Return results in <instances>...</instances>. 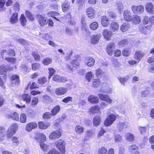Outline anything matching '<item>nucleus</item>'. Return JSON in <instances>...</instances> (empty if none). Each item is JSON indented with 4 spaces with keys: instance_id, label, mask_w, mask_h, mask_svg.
<instances>
[{
    "instance_id": "obj_23",
    "label": "nucleus",
    "mask_w": 154,
    "mask_h": 154,
    "mask_svg": "<svg viewBox=\"0 0 154 154\" xmlns=\"http://www.w3.org/2000/svg\"><path fill=\"white\" fill-rule=\"evenodd\" d=\"M100 35H92L91 39V42L93 44H97L100 39Z\"/></svg>"
},
{
    "instance_id": "obj_64",
    "label": "nucleus",
    "mask_w": 154,
    "mask_h": 154,
    "mask_svg": "<svg viewBox=\"0 0 154 154\" xmlns=\"http://www.w3.org/2000/svg\"><path fill=\"white\" fill-rule=\"evenodd\" d=\"M115 140L116 142L117 143L121 141L122 140V138L120 135L117 134L115 136Z\"/></svg>"
},
{
    "instance_id": "obj_34",
    "label": "nucleus",
    "mask_w": 154,
    "mask_h": 154,
    "mask_svg": "<svg viewBox=\"0 0 154 154\" xmlns=\"http://www.w3.org/2000/svg\"><path fill=\"white\" fill-rule=\"evenodd\" d=\"M128 125V123L127 122H120L118 125V127L119 131H121L124 127H127Z\"/></svg>"
},
{
    "instance_id": "obj_15",
    "label": "nucleus",
    "mask_w": 154,
    "mask_h": 154,
    "mask_svg": "<svg viewBox=\"0 0 154 154\" xmlns=\"http://www.w3.org/2000/svg\"><path fill=\"white\" fill-rule=\"evenodd\" d=\"M85 62L86 65L89 67L93 66L95 63L94 59L91 57H86L85 59Z\"/></svg>"
},
{
    "instance_id": "obj_3",
    "label": "nucleus",
    "mask_w": 154,
    "mask_h": 154,
    "mask_svg": "<svg viewBox=\"0 0 154 154\" xmlns=\"http://www.w3.org/2000/svg\"><path fill=\"white\" fill-rule=\"evenodd\" d=\"M116 116L113 114L111 115L106 119L104 123L106 126H109L111 125L115 120Z\"/></svg>"
},
{
    "instance_id": "obj_49",
    "label": "nucleus",
    "mask_w": 154,
    "mask_h": 154,
    "mask_svg": "<svg viewBox=\"0 0 154 154\" xmlns=\"http://www.w3.org/2000/svg\"><path fill=\"white\" fill-rule=\"evenodd\" d=\"M38 102V99L37 97H36L33 98L31 103V105L32 106H35Z\"/></svg>"
},
{
    "instance_id": "obj_31",
    "label": "nucleus",
    "mask_w": 154,
    "mask_h": 154,
    "mask_svg": "<svg viewBox=\"0 0 154 154\" xmlns=\"http://www.w3.org/2000/svg\"><path fill=\"white\" fill-rule=\"evenodd\" d=\"M110 27L112 31H115L119 29V26L117 23L112 22L110 25Z\"/></svg>"
},
{
    "instance_id": "obj_36",
    "label": "nucleus",
    "mask_w": 154,
    "mask_h": 154,
    "mask_svg": "<svg viewBox=\"0 0 154 154\" xmlns=\"http://www.w3.org/2000/svg\"><path fill=\"white\" fill-rule=\"evenodd\" d=\"M125 137L126 140L129 141H132L134 139V136L131 133H127L126 134Z\"/></svg>"
},
{
    "instance_id": "obj_55",
    "label": "nucleus",
    "mask_w": 154,
    "mask_h": 154,
    "mask_svg": "<svg viewBox=\"0 0 154 154\" xmlns=\"http://www.w3.org/2000/svg\"><path fill=\"white\" fill-rule=\"evenodd\" d=\"M47 82L46 78L45 77L41 78L38 79V82L39 84H43Z\"/></svg>"
},
{
    "instance_id": "obj_29",
    "label": "nucleus",
    "mask_w": 154,
    "mask_h": 154,
    "mask_svg": "<svg viewBox=\"0 0 154 154\" xmlns=\"http://www.w3.org/2000/svg\"><path fill=\"white\" fill-rule=\"evenodd\" d=\"M130 21H131L134 24H137L140 23V19L139 16L137 15H135L132 16L131 19Z\"/></svg>"
},
{
    "instance_id": "obj_30",
    "label": "nucleus",
    "mask_w": 154,
    "mask_h": 154,
    "mask_svg": "<svg viewBox=\"0 0 154 154\" xmlns=\"http://www.w3.org/2000/svg\"><path fill=\"white\" fill-rule=\"evenodd\" d=\"M6 133V130L3 127H0V141H2L4 139Z\"/></svg>"
},
{
    "instance_id": "obj_18",
    "label": "nucleus",
    "mask_w": 154,
    "mask_h": 154,
    "mask_svg": "<svg viewBox=\"0 0 154 154\" xmlns=\"http://www.w3.org/2000/svg\"><path fill=\"white\" fill-rule=\"evenodd\" d=\"M131 15V13L129 10H125L123 13V17L125 20L130 21L132 17Z\"/></svg>"
},
{
    "instance_id": "obj_21",
    "label": "nucleus",
    "mask_w": 154,
    "mask_h": 154,
    "mask_svg": "<svg viewBox=\"0 0 154 154\" xmlns=\"http://www.w3.org/2000/svg\"><path fill=\"white\" fill-rule=\"evenodd\" d=\"M11 69L8 66H2L0 67V74L5 75L8 70H11Z\"/></svg>"
},
{
    "instance_id": "obj_20",
    "label": "nucleus",
    "mask_w": 154,
    "mask_h": 154,
    "mask_svg": "<svg viewBox=\"0 0 154 154\" xmlns=\"http://www.w3.org/2000/svg\"><path fill=\"white\" fill-rule=\"evenodd\" d=\"M88 100L90 103L94 104H97L99 102V99L98 97L93 95L89 96Z\"/></svg>"
},
{
    "instance_id": "obj_43",
    "label": "nucleus",
    "mask_w": 154,
    "mask_h": 154,
    "mask_svg": "<svg viewBox=\"0 0 154 154\" xmlns=\"http://www.w3.org/2000/svg\"><path fill=\"white\" fill-rule=\"evenodd\" d=\"M94 75L93 73L90 71L87 72L85 75V78L89 82H90L92 77H93Z\"/></svg>"
},
{
    "instance_id": "obj_63",
    "label": "nucleus",
    "mask_w": 154,
    "mask_h": 154,
    "mask_svg": "<svg viewBox=\"0 0 154 154\" xmlns=\"http://www.w3.org/2000/svg\"><path fill=\"white\" fill-rule=\"evenodd\" d=\"M128 43V42L126 39L122 40L119 42V45L121 47L124 46L127 44Z\"/></svg>"
},
{
    "instance_id": "obj_13",
    "label": "nucleus",
    "mask_w": 154,
    "mask_h": 154,
    "mask_svg": "<svg viewBox=\"0 0 154 154\" xmlns=\"http://www.w3.org/2000/svg\"><path fill=\"white\" fill-rule=\"evenodd\" d=\"M19 77L17 75H13L11 78V86H14L18 85L19 83Z\"/></svg>"
},
{
    "instance_id": "obj_27",
    "label": "nucleus",
    "mask_w": 154,
    "mask_h": 154,
    "mask_svg": "<svg viewBox=\"0 0 154 154\" xmlns=\"http://www.w3.org/2000/svg\"><path fill=\"white\" fill-rule=\"evenodd\" d=\"M101 23L102 25L105 27H108L109 26V20L105 16L102 17Z\"/></svg>"
},
{
    "instance_id": "obj_19",
    "label": "nucleus",
    "mask_w": 154,
    "mask_h": 154,
    "mask_svg": "<svg viewBox=\"0 0 154 154\" xmlns=\"http://www.w3.org/2000/svg\"><path fill=\"white\" fill-rule=\"evenodd\" d=\"M102 121L101 117L100 116H95L93 119V124L95 126H98Z\"/></svg>"
},
{
    "instance_id": "obj_33",
    "label": "nucleus",
    "mask_w": 154,
    "mask_h": 154,
    "mask_svg": "<svg viewBox=\"0 0 154 154\" xmlns=\"http://www.w3.org/2000/svg\"><path fill=\"white\" fill-rule=\"evenodd\" d=\"M84 128L83 127L79 125H77L75 128V130L78 134H80L84 132Z\"/></svg>"
},
{
    "instance_id": "obj_38",
    "label": "nucleus",
    "mask_w": 154,
    "mask_h": 154,
    "mask_svg": "<svg viewBox=\"0 0 154 154\" xmlns=\"http://www.w3.org/2000/svg\"><path fill=\"white\" fill-rule=\"evenodd\" d=\"M42 101L45 103H48L51 101V98L47 95H43L42 96Z\"/></svg>"
},
{
    "instance_id": "obj_1",
    "label": "nucleus",
    "mask_w": 154,
    "mask_h": 154,
    "mask_svg": "<svg viewBox=\"0 0 154 154\" xmlns=\"http://www.w3.org/2000/svg\"><path fill=\"white\" fill-rule=\"evenodd\" d=\"M18 128V125L16 124H12L8 128L7 132V136L8 138H11L16 133Z\"/></svg>"
},
{
    "instance_id": "obj_8",
    "label": "nucleus",
    "mask_w": 154,
    "mask_h": 154,
    "mask_svg": "<svg viewBox=\"0 0 154 154\" xmlns=\"http://www.w3.org/2000/svg\"><path fill=\"white\" fill-rule=\"evenodd\" d=\"M37 16L38 18V21L41 26H43L48 23V20L46 17H44L39 14Z\"/></svg>"
},
{
    "instance_id": "obj_35",
    "label": "nucleus",
    "mask_w": 154,
    "mask_h": 154,
    "mask_svg": "<svg viewBox=\"0 0 154 154\" xmlns=\"http://www.w3.org/2000/svg\"><path fill=\"white\" fill-rule=\"evenodd\" d=\"M98 154H107V149L104 147L102 146L98 149Z\"/></svg>"
},
{
    "instance_id": "obj_11",
    "label": "nucleus",
    "mask_w": 154,
    "mask_h": 154,
    "mask_svg": "<svg viewBox=\"0 0 154 154\" xmlns=\"http://www.w3.org/2000/svg\"><path fill=\"white\" fill-rule=\"evenodd\" d=\"M52 79L54 81L60 82H64L67 81V78L66 77L60 76L57 75H54Z\"/></svg>"
},
{
    "instance_id": "obj_61",
    "label": "nucleus",
    "mask_w": 154,
    "mask_h": 154,
    "mask_svg": "<svg viewBox=\"0 0 154 154\" xmlns=\"http://www.w3.org/2000/svg\"><path fill=\"white\" fill-rule=\"evenodd\" d=\"M51 114L49 112H46L44 114L43 116V118L44 119H47L50 118L51 116Z\"/></svg>"
},
{
    "instance_id": "obj_39",
    "label": "nucleus",
    "mask_w": 154,
    "mask_h": 154,
    "mask_svg": "<svg viewBox=\"0 0 154 154\" xmlns=\"http://www.w3.org/2000/svg\"><path fill=\"white\" fill-rule=\"evenodd\" d=\"M10 117L12 118L13 120L16 121L19 120V115L16 112H14L11 113L9 116Z\"/></svg>"
},
{
    "instance_id": "obj_26",
    "label": "nucleus",
    "mask_w": 154,
    "mask_h": 154,
    "mask_svg": "<svg viewBox=\"0 0 154 154\" xmlns=\"http://www.w3.org/2000/svg\"><path fill=\"white\" fill-rule=\"evenodd\" d=\"M89 112L92 114L99 113L100 112V108L97 106H94L89 109Z\"/></svg>"
},
{
    "instance_id": "obj_9",
    "label": "nucleus",
    "mask_w": 154,
    "mask_h": 154,
    "mask_svg": "<svg viewBox=\"0 0 154 154\" xmlns=\"http://www.w3.org/2000/svg\"><path fill=\"white\" fill-rule=\"evenodd\" d=\"M57 142V147L62 153L64 154L65 152V142L61 140H58Z\"/></svg>"
},
{
    "instance_id": "obj_44",
    "label": "nucleus",
    "mask_w": 154,
    "mask_h": 154,
    "mask_svg": "<svg viewBox=\"0 0 154 154\" xmlns=\"http://www.w3.org/2000/svg\"><path fill=\"white\" fill-rule=\"evenodd\" d=\"M36 137L41 140L42 141H44L46 140V136L43 134L39 133L37 134Z\"/></svg>"
},
{
    "instance_id": "obj_25",
    "label": "nucleus",
    "mask_w": 154,
    "mask_h": 154,
    "mask_svg": "<svg viewBox=\"0 0 154 154\" xmlns=\"http://www.w3.org/2000/svg\"><path fill=\"white\" fill-rule=\"evenodd\" d=\"M130 27V25L128 23H124L121 26L120 29L122 31L124 32L128 30Z\"/></svg>"
},
{
    "instance_id": "obj_51",
    "label": "nucleus",
    "mask_w": 154,
    "mask_h": 154,
    "mask_svg": "<svg viewBox=\"0 0 154 154\" xmlns=\"http://www.w3.org/2000/svg\"><path fill=\"white\" fill-rule=\"evenodd\" d=\"M20 121L21 123H24L26 122V116L24 113H22L20 116Z\"/></svg>"
},
{
    "instance_id": "obj_5",
    "label": "nucleus",
    "mask_w": 154,
    "mask_h": 154,
    "mask_svg": "<svg viewBox=\"0 0 154 154\" xmlns=\"http://www.w3.org/2000/svg\"><path fill=\"white\" fill-rule=\"evenodd\" d=\"M62 130L59 129L52 133L49 136V138L50 139H54L59 138L61 136Z\"/></svg>"
},
{
    "instance_id": "obj_17",
    "label": "nucleus",
    "mask_w": 154,
    "mask_h": 154,
    "mask_svg": "<svg viewBox=\"0 0 154 154\" xmlns=\"http://www.w3.org/2000/svg\"><path fill=\"white\" fill-rule=\"evenodd\" d=\"M37 124L34 122H31L27 124L26 126V130L28 132L32 131V129L36 128Z\"/></svg>"
},
{
    "instance_id": "obj_42",
    "label": "nucleus",
    "mask_w": 154,
    "mask_h": 154,
    "mask_svg": "<svg viewBox=\"0 0 154 154\" xmlns=\"http://www.w3.org/2000/svg\"><path fill=\"white\" fill-rule=\"evenodd\" d=\"M19 20L21 24L23 26H24L26 24L27 21L25 17L24 16L23 14H22L21 15Z\"/></svg>"
},
{
    "instance_id": "obj_47",
    "label": "nucleus",
    "mask_w": 154,
    "mask_h": 154,
    "mask_svg": "<svg viewBox=\"0 0 154 154\" xmlns=\"http://www.w3.org/2000/svg\"><path fill=\"white\" fill-rule=\"evenodd\" d=\"M49 71L48 73L49 75H48V79H50L51 77L55 73V70L52 68H50L48 69Z\"/></svg>"
},
{
    "instance_id": "obj_57",
    "label": "nucleus",
    "mask_w": 154,
    "mask_h": 154,
    "mask_svg": "<svg viewBox=\"0 0 154 154\" xmlns=\"http://www.w3.org/2000/svg\"><path fill=\"white\" fill-rule=\"evenodd\" d=\"M40 146L41 149L44 151L47 149L48 147V146L43 142H40Z\"/></svg>"
},
{
    "instance_id": "obj_52",
    "label": "nucleus",
    "mask_w": 154,
    "mask_h": 154,
    "mask_svg": "<svg viewBox=\"0 0 154 154\" xmlns=\"http://www.w3.org/2000/svg\"><path fill=\"white\" fill-rule=\"evenodd\" d=\"M25 14L26 16L29 20L31 21H33L34 20L33 16L29 11H26Z\"/></svg>"
},
{
    "instance_id": "obj_22",
    "label": "nucleus",
    "mask_w": 154,
    "mask_h": 154,
    "mask_svg": "<svg viewBox=\"0 0 154 154\" xmlns=\"http://www.w3.org/2000/svg\"><path fill=\"white\" fill-rule=\"evenodd\" d=\"M10 20V22L13 24L17 22L18 21V13H15L13 14Z\"/></svg>"
},
{
    "instance_id": "obj_59",
    "label": "nucleus",
    "mask_w": 154,
    "mask_h": 154,
    "mask_svg": "<svg viewBox=\"0 0 154 154\" xmlns=\"http://www.w3.org/2000/svg\"><path fill=\"white\" fill-rule=\"evenodd\" d=\"M138 129L141 134H144L146 131V128L145 127L139 126Z\"/></svg>"
},
{
    "instance_id": "obj_24",
    "label": "nucleus",
    "mask_w": 154,
    "mask_h": 154,
    "mask_svg": "<svg viewBox=\"0 0 154 154\" xmlns=\"http://www.w3.org/2000/svg\"><path fill=\"white\" fill-rule=\"evenodd\" d=\"M144 54L140 51H137L134 55V58L137 60H140L144 56Z\"/></svg>"
},
{
    "instance_id": "obj_32",
    "label": "nucleus",
    "mask_w": 154,
    "mask_h": 154,
    "mask_svg": "<svg viewBox=\"0 0 154 154\" xmlns=\"http://www.w3.org/2000/svg\"><path fill=\"white\" fill-rule=\"evenodd\" d=\"M22 98L26 103H29L30 102L31 98L30 96L28 94H23L22 95Z\"/></svg>"
},
{
    "instance_id": "obj_6",
    "label": "nucleus",
    "mask_w": 154,
    "mask_h": 154,
    "mask_svg": "<svg viewBox=\"0 0 154 154\" xmlns=\"http://www.w3.org/2000/svg\"><path fill=\"white\" fill-rule=\"evenodd\" d=\"M98 96L100 100L104 101L109 104H111L112 103V100L110 98L109 95L100 93L98 94Z\"/></svg>"
},
{
    "instance_id": "obj_12",
    "label": "nucleus",
    "mask_w": 154,
    "mask_h": 154,
    "mask_svg": "<svg viewBox=\"0 0 154 154\" xmlns=\"http://www.w3.org/2000/svg\"><path fill=\"white\" fill-rule=\"evenodd\" d=\"M103 35L104 38L107 41H109L111 39V37L112 35L111 31H109L106 29H104L102 33Z\"/></svg>"
},
{
    "instance_id": "obj_7",
    "label": "nucleus",
    "mask_w": 154,
    "mask_h": 154,
    "mask_svg": "<svg viewBox=\"0 0 154 154\" xmlns=\"http://www.w3.org/2000/svg\"><path fill=\"white\" fill-rule=\"evenodd\" d=\"M79 63L77 60H73L69 64L67 63L66 65V68L67 69L71 72L74 71L73 67H75L76 66L79 65Z\"/></svg>"
},
{
    "instance_id": "obj_40",
    "label": "nucleus",
    "mask_w": 154,
    "mask_h": 154,
    "mask_svg": "<svg viewBox=\"0 0 154 154\" xmlns=\"http://www.w3.org/2000/svg\"><path fill=\"white\" fill-rule=\"evenodd\" d=\"M70 8L69 4L66 3H64L62 5V9L63 12H66Z\"/></svg>"
},
{
    "instance_id": "obj_48",
    "label": "nucleus",
    "mask_w": 154,
    "mask_h": 154,
    "mask_svg": "<svg viewBox=\"0 0 154 154\" xmlns=\"http://www.w3.org/2000/svg\"><path fill=\"white\" fill-rule=\"evenodd\" d=\"M52 62V59L49 58L44 59L42 61L43 63L45 65H48Z\"/></svg>"
},
{
    "instance_id": "obj_45",
    "label": "nucleus",
    "mask_w": 154,
    "mask_h": 154,
    "mask_svg": "<svg viewBox=\"0 0 154 154\" xmlns=\"http://www.w3.org/2000/svg\"><path fill=\"white\" fill-rule=\"evenodd\" d=\"M90 28L92 30H96L98 27V24L97 22H94L91 23L90 25Z\"/></svg>"
},
{
    "instance_id": "obj_2",
    "label": "nucleus",
    "mask_w": 154,
    "mask_h": 154,
    "mask_svg": "<svg viewBox=\"0 0 154 154\" xmlns=\"http://www.w3.org/2000/svg\"><path fill=\"white\" fill-rule=\"evenodd\" d=\"M131 10L134 14H139L144 11V8L142 5H133L131 6Z\"/></svg>"
},
{
    "instance_id": "obj_46",
    "label": "nucleus",
    "mask_w": 154,
    "mask_h": 154,
    "mask_svg": "<svg viewBox=\"0 0 154 154\" xmlns=\"http://www.w3.org/2000/svg\"><path fill=\"white\" fill-rule=\"evenodd\" d=\"M41 67V65L39 63H34L32 64V69L33 70H36L39 69Z\"/></svg>"
},
{
    "instance_id": "obj_28",
    "label": "nucleus",
    "mask_w": 154,
    "mask_h": 154,
    "mask_svg": "<svg viewBox=\"0 0 154 154\" xmlns=\"http://www.w3.org/2000/svg\"><path fill=\"white\" fill-rule=\"evenodd\" d=\"M38 125L40 128L45 129L50 126V124L48 122L44 123L42 122H40L38 123Z\"/></svg>"
},
{
    "instance_id": "obj_62",
    "label": "nucleus",
    "mask_w": 154,
    "mask_h": 154,
    "mask_svg": "<svg viewBox=\"0 0 154 154\" xmlns=\"http://www.w3.org/2000/svg\"><path fill=\"white\" fill-rule=\"evenodd\" d=\"M95 13L94 9L92 7H90L86 9V14Z\"/></svg>"
},
{
    "instance_id": "obj_37",
    "label": "nucleus",
    "mask_w": 154,
    "mask_h": 154,
    "mask_svg": "<svg viewBox=\"0 0 154 154\" xmlns=\"http://www.w3.org/2000/svg\"><path fill=\"white\" fill-rule=\"evenodd\" d=\"M101 84V82L98 79H94L92 82V86L94 87H98Z\"/></svg>"
},
{
    "instance_id": "obj_60",
    "label": "nucleus",
    "mask_w": 154,
    "mask_h": 154,
    "mask_svg": "<svg viewBox=\"0 0 154 154\" xmlns=\"http://www.w3.org/2000/svg\"><path fill=\"white\" fill-rule=\"evenodd\" d=\"M128 79V77L118 78L119 80L122 84H124Z\"/></svg>"
},
{
    "instance_id": "obj_4",
    "label": "nucleus",
    "mask_w": 154,
    "mask_h": 154,
    "mask_svg": "<svg viewBox=\"0 0 154 154\" xmlns=\"http://www.w3.org/2000/svg\"><path fill=\"white\" fill-rule=\"evenodd\" d=\"M154 19V16H153L150 19L148 17H145L143 20V23L144 24L146 25L148 24V25L145 26V28L147 29L150 30L152 26V23L151 22L152 20Z\"/></svg>"
},
{
    "instance_id": "obj_14",
    "label": "nucleus",
    "mask_w": 154,
    "mask_h": 154,
    "mask_svg": "<svg viewBox=\"0 0 154 154\" xmlns=\"http://www.w3.org/2000/svg\"><path fill=\"white\" fill-rule=\"evenodd\" d=\"M67 91V89L65 87H59L55 90V94L58 95H61L65 94Z\"/></svg>"
},
{
    "instance_id": "obj_41",
    "label": "nucleus",
    "mask_w": 154,
    "mask_h": 154,
    "mask_svg": "<svg viewBox=\"0 0 154 154\" xmlns=\"http://www.w3.org/2000/svg\"><path fill=\"white\" fill-rule=\"evenodd\" d=\"M60 110V107L59 106H57L54 107L51 110V115L52 116H54Z\"/></svg>"
},
{
    "instance_id": "obj_16",
    "label": "nucleus",
    "mask_w": 154,
    "mask_h": 154,
    "mask_svg": "<svg viewBox=\"0 0 154 154\" xmlns=\"http://www.w3.org/2000/svg\"><path fill=\"white\" fill-rule=\"evenodd\" d=\"M146 11L150 14L154 13V6L153 4L151 2H148L146 4L145 6Z\"/></svg>"
},
{
    "instance_id": "obj_53",
    "label": "nucleus",
    "mask_w": 154,
    "mask_h": 154,
    "mask_svg": "<svg viewBox=\"0 0 154 154\" xmlns=\"http://www.w3.org/2000/svg\"><path fill=\"white\" fill-rule=\"evenodd\" d=\"M32 55L34 57L35 60L39 61L40 60V56L37 53L35 52H33L32 53Z\"/></svg>"
},
{
    "instance_id": "obj_56",
    "label": "nucleus",
    "mask_w": 154,
    "mask_h": 154,
    "mask_svg": "<svg viewBox=\"0 0 154 154\" xmlns=\"http://www.w3.org/2000/svg\"><path fill=\"white\" fill-rule=\"evenodd\" d=\"M104 72L102 71L100 69H98L96 70L95 74L97 76H101L104 74Z\"/></svg>"
},
{
    "instance_id": "obj_54",
    "label": "nucleus",
    "mask_w": 154,
    "mask_h": 154,
    "mask_svg": "<svg viewBox=\"0 0 154 154\" xmlns=\"http://www.w3.org/2000/svg\"><path fill=\"white\" fill-rule=\"evenodd\" d=\"M5 60H7L8 62L12 63H15L16 60L15 58L12 57H5Z\"/></svg>"
},
{
    "instance_id": "obj_10",
    "label": "nucleus",
    "mask_w": 154,
    "mask_h": 154,
    "mask_svg": "<svg viewBox=\"0 0 154 154\" xmlns=\"http://www.w3.org/2000/svg\"><path fill=\"white\" fill-rule=\"evenodd\" d=\"M115 47V44L113 42L110 43L107 46L106 51L109 55L112 56V55L113 50Z\"/></svg>"
},
{
    "instance_id": "obj_58",
    "label": "nucleus",
    "mask_w": 154,
    "mask_h": 154,
    "mask_svg": "<svg viewBox=\"0 0 154 154\" xmlns=\"http://www.w3.org/2000/svg\"><path fill=\"white\" fill-rule=\"evenodd\" d=\"M11 140L13 143L16 144H18L19 143V138L15 136L13 137Z\"/></svg>"
},
{
    "instance_id": "obj_50",
    "label": "nucleus",
    "mask_w": 154,
    "mask_h": 154,
    "mask_svg": "<svg viewBox=\"0 0 154 154\" xmlns=\"http://www.w3.org/2000/svg\"><path fill=\"white\" fill-rule=\"evenodd\" d=\"M116 7H117L118 10L119 11V12L120 13H121V12L124 8V6L122 4L118 3L116 4Z\"/></svg>"
}]
</instances>
